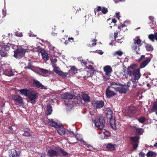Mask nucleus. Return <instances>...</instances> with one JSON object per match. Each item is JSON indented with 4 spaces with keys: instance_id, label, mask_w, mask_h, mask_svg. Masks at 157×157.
Returning a JSON list of instances; mask_svg holds the SVG:
<instances>
[{
    "instance_id": "obj_31",
    "label": "nucleus",
    "mask_w": 157,
    "mask_h": 157,
    "mask_svg": "<svg viewBox=\"0 0 157 157\" xmlns=\"http://www.w3.org/2000/svg\"><path fill=\"white\" fill-rule=\"evenodd\" d=\"M75 137L77 140L81 141V143L83 144L82 141H83L82 139V136L79 134H76L75 136Z\"/></svg>"
},
{
    "instance_id": "obj_42",
    "label": "nucleus",
    "mask_w": 157,
    "mask_h": 157,
    "mask_svg": "<svg viewBox=\"0 0 157 157\" xmlns=\"http://www.w3.org/2000/svg\"><path fill=\"white\" fill-rule=\"evenodd\" d=\"M76 98V96L75 95L69 94V100L72 99H75Z\"/></svg>"
},
{
    "instance_id": "obj_63",
    "label": "nucleus",
    "mask_w": 157,
    "mask_h": 157,
    "mask_svg": "<svg viewBox=\"0 0 157 157\" xmlns=\"http://www.w3.org/2000/svg\"><path fill=\"white\" fill-rule=\"evenodd\" d=\"M154 147H157V142H156L154 145Z\"/></svg>"
},
{
    "instance_id": "obj_16",
    "label": "nucleus",
    "mask_w": 157,
    "mask_h": 157,
    "mask_svg": "<svg viewBox=\"0 0 157 157\" xmlns=\"http://www.w3.org/2000/svg\"><path fill=\"white\" fill-rule=\"evenodd\" d=\"M49 124L51 126L56 128H59L60 127V125L58 124L57 123L53 121V120H49L48 121Z\"/></svg>"
},
{
    "instance_id": "obj_38",
    "label": "nucleus",
    "mask_w": 157,
    "mask_h": 157,
    "mask_svg": "<svg viewBox=\"0 0 157 157\" xmlns=\"http://www.w3.org/2000/svg\"><path fill=\"white\" fill-rule=\"evenodd\" d=\"M127 92V89L123 87V86H122V87H120V90L119 92L121 93H125Z\"/></svg>"
},
{
    "instance_id": "obj_32",
    "label": "nucleus",
    "mask_w": 157,
    "mask_h": 157,
    "mask_svg": "<svg viewBox=\"0 0 157 157\" xmlns=\"http://www.w3.org/2000/svg\"><path fill=\"white\" fill-rule=\"evenodd\" d=\"M139 139V137L138 136H135L131 137V140L133 142L138 143Z\"/></svg>"
},
{
    "instance_id": "obj_13",
    "label": "nucleus",
    "mask_w": 157,
    "mask_h": 157,
    "mask_svg": "<svg viewBox=\"0 0 157 157\" xmlns=\"http://www.w3.org/2000/svg\"><path fill=\"white\" fill-rule=\"evenodd\" d=\"M33 84L34 86L37 88H39L41 89H43L45 88L44 86L38 81L37 80H33Z\"/></svg>"
},
{
    "instance_id": "obj_23",
    "label": "nucleus",
    "mask_w": 157,
    "mask_h": 157,
    "mask_svg": "<svg viewBox=\"0 0 157 157\" xmlns=\"http://www.w3.org/2000/svg\"><path fill=\"white\" fill-rule=\"evenodd\" d=\"M104 71L105 72L106 75H108L111 73L112 71V69L110 66H107L105 67L104 68Z\"/></svg>"
},
{
    "instance_id": "obj_6",
    "label": "nucleus",
    "mask_w": 157,
    "mask_h": 157,
    "mask_svg": "<svg viewBox=\"0 0 157 157\" xmlns=\"http://www.w3.org/2000/svg\"><path fill=\"white\" fill-rule=\"evenodd\" d=\"M38 97V93L34 90H30L27 97L33 103H35Z\"/></svg>"
},
{
    "instance_id": "obj_12",
    "label": "nucleus",
    "mask_w": 157,
    "mask_h": 157,
    "mask_svg": "<svg viewBox=\"0 0 157 157\" xmlns=\"http://www.w3.org/2000/svg\"><path fill=\"white\" fill-rule=\"evenodd\" d=\"M68 96L69 94L68 93H65L63 94H62L61 95V98L65 100L64 101L63 104L67 105L66 107H68V105H69V99H68Z\"/></svg>"
},
{
    "instance_id": "obj_3",
    "label": "nucleus",
    "mask_w": 157,
    "mask_h": 157,
    "mask_svg": "<svg viewBox=\"0 0 157 157\" xmlns=\"http://www.w3.org/2000/svg\"><path fill=\"white\" fill-rule=\"evenodd\" d=\"M67 155V153L58 146L52 147L48 151L47 154V155L49 157H57Z\"/></svg>"
},
{
    "instance_id": "obj_44",
    "label": "nucleus",
    "mask_w": 157,
    "mask_h": 157,
    "mask_svg": "<svg viewBox=\"0 0 157 157\" xmlns=\"http://www.w3.org/2000/svg\"><path fill=\"white\" fill-rule=\"evenodd\" d=\"M110 84L111 86L112 85H117V86H120L121 85V84L119 83L116 82H110Z\"/></svg>"
},
{
    "instance_id": "obj_9",
    "label": "nucleus",
    "mask_w": 157,
    "mask_h": 157,
    "mask_svg": "<svg viewBox=\"0 0 157 157\" xmlns=\"http://www.w3.org/2000/svg\"><path fill=\"white\" fill-rule=\"evenodd\" d=\"M111 88H113V87L110 86H108L106 90L105 95L106 97L108 98H110L116 95V93L110 89Z\"/></svg>"
},
{
    "instance_id": "obj_24",
    "label": "nucleus",
    "mask_w": 157,
    "mask_h": 157,
    "mask_svg": "<svg viewBox=\"0 0 157 157\" xmlns=\"http://www.w3.org/2000/svg\"><path fill=\"white\" fill-rule=\"evenodd\" d=\"M70 70H69V76L73 75L76 73L78 70L77 69L75 66H71Z\"/></svg>"
},
{
    "instance_id": "obj_17",
    "label": "nucleus",
    "mask_w": 157,
    "mask_h": 157,
    "mask_svg": "<svg viewBox=\"0 0 157 157\" xmlns=\"http://www.w3.org/2000/svg\"><path fill=\"white\" fill-rule=\"evenodd\" d=\"M30 90L28 89H22L18 90L20 94L22 95L27 97L28 93L30 91Z\"/></svg>"
},
{
    "instance_id": "obj_45",
    "label": "nucleus",
    "mask_w": 157,
    "mask_h": 157,
    "mask_svg": "<svg viewBox=\"0 0 157 157\" xmlns=\"http://www.w3.org/2000/svg\"><path fill=\"white\" fill-rule=\"evenodd\" d=\"M97 40L96 39H93V40H92V42H93L92 44V46L93 47V46H95V45L97 43H96V41H97Z\"/></svg>"
},
{
    "instance_id": "obj_56",
    "label": "nucleus",
    "mask_w": 157,
    "mask_h": 157,
    "mask_svg": "<svg viewBox=\"0 0 157 157\" xmlns=\"http://www.w3.org/2000/svg\"><path fill=\"white\" fill-rule=\"evenodd\" d=\"M14 75L13 73V72H12L11 71H10L9 73L8 74V75H7L9 76H11L13 75Z\"/></svg>"
},
{
    "instance_id": "obj_58",
    "label": "nucleus",
    "mask_w": 157,
    "mask_h": 157,
    "mask_svg": "<svg viewBox=\"0 0 157 157\" xmlns=\"http://www.w3.org/2000/svg\"><path fill=\"white\" fill-rule=\"evenodd\" d=\"M120 87H117L116 88H114L116 91H118L119 92L120 90Z\"/></svg>"
},
{
    "instance_id": "obj_28",
    "label": "nucleus",
    "mask_w": 157,
    "mask_h": 157,
    "mask_svg": "<svg viewBox=\"0 0 157 157\" xmlns=\"http://www.w3.org/2000/svg\"><path fill=\"white\" fill-rule=\"evenodd\" d=\"M125 112L127 115L130 116L131 115L133 114L134 112L132 110V109H126Z\"/></svg>"
},
{
    "instance_id": "obj_46",
    "label": "nucleus",
    "mask_w": 157,
    "mask_h": 157,
    "mask_svg": "<svg viewBox=\"0 0 157 157\" xmlns=\"http://www.w3.org/2000/svg\"><path fill=\"white\" fill-rule=\"evenodd\" d=\"M118 33V32H117V31H116V32H115L114 33V38L115 40H116V38L117 37V35Z\"/></svg>"
},
{
    "instance_id": "obj_19",
    "label": "nucleus",
    "mask_w": 157,
    "mask_h": 157,
    "mask_svg": "<svg viewBox=\"0 0 157 157\" xmlns=\"http://www.w3.org/2000/svg\"><path fill=\"white\" fill-rule=\"evenodd\" d=\"M151 59L147 58L143 61L140 65V69L144 67L151 61Z\"/></svg>"
},
{
    "instance_id": "obj_7",
    "label": "nucleus",
    "mask_w": 157,
    "mask_h": 157,
    "mask_svg": "<svg viewBox=\"0 0 157 157\" xmlns=\"http://www.w3.org/2000/svg\"><path fill=\"white\" fill-rule=\"evenodd\" d=\"M26 52L25 49L21 48H17L14 51V56L17 59H20L25 55Z\"/></svg>"
},
{
    "instance_id": "obj_33",
    "label": "nucleus",
    "mask_w": 157,
    "mask_h": 157,
    "mask_svg": "<svg viewBox=\"0 0 157 157\" xmlns=\"http://www.w3.org/2000/svg\"><path fill=\"white\" fill-rule=\"evenodd\" d=\"M29 129H27L26 130H25L24 132L22 134V135L25 136H31V134L29 132Z\"/></svg>"
},
{
    "instance_id": "obj_1",
    "label": "nucleus",
    "mask_w": 157,
    "mask_h": 157,
    "mask_svg": "<svg viewBox=\"0 0 157 157\" xmlns=\"http://www.w3.org/2000/svg\"><path fill=\"white\" fill-rule=\"evenodd\" d=\"M92 120L95 126L98 129H100L98 132L99 137L102 139H107L109 133L105 129L103 128L105 123L104 117H99V122H96L95 120H94L93 119Z\"/></svg>"
},
{
    "instance_id": "obj_11",
    "label": "nucleus",
    "mask_w": 157,
    "mask_h": 157,
    "mask_svg": "<svg viewBox=\"0 0 157 157\" xmlns=\"http://www.w3.org/2000/svg\"><path fill=\"white\" fill-rule=\"evenodd\" d=\"M12 98L15 102L18 104H20L23 103V98L17 95H13Z\"/></svg>"
},
{
    "instance_id": "obj_2",
    "label": "nucleus",
    "mask_w": 157,
    "mask_h": 157,
    "mask_svg": "<svg viewBox=\"0 0 157 157\" xmlns=\"http://www.w3.org/2000/svg\"><path fill=\"white\" fill-rule=\"evenodd\" d=\"M138 66L137 64L133 63L128 67L126 74L129 77H134V79H131V81L133 83L136 82V80H138L140 77V68L136 69Z\"/></svg>"
},
{
    "instance_id": "obj_41",
    "label": "nucleus",
    "mask_w": 157,
    "mask_h": 157,
    "mask_svg": "<svg viewBox=\"0 0 157 157\" xmlns=\"http://www.w3.org/2000/svg\"><path fill=\"white\" fill-rule=\"evenodd\" d=\"M83 142V144L85 145H86L87 146V147L90 149V150H92V149L93 148L91 146V145L90 144H88L86 143L84 141H82Z\"/></svg>"
},
{
    "instance_id": "obj_48",
    "label": "nucleus",
    "mask_w": 157,
    "mask_h": 157,
    "mask_svg": "<svg viewBox=\"0 0 157 157\" xmlns=\"http://www.w3.org/2000/svg\"><path fill=\"white\" fill-rule=\"evenodd\" d=\"M152 108H157V99L155 101Z\"/></svg>"
},
{
    "instance_id": "obj_49",
    "label": "nucleus",
    "mask_w": 157,
    "mask_h": 157,
    "mask_svg": "<svg viewBox=\"0 0 157 157\" xmlns=\"http://www.w3.org/2000/svg\"><path fill=\"white\" fill-rule=\"evenodd\" d=\"M88 69L91 70L92 71H94V68L91 65H89L88 67Z\"/></svg>"
},
{
    "instance_id": "obj_51",
    "label": "nucleus",
    "mask_w": 157,
    "mask_h": 157,
    "mask_svg": "<svg viewBox=\"0 0 157 157\" xmlns=\"http://www.w3.org/2000/svg\"><path fill=\"white\" fill-rule=\"evenodd\" d=\"M145 155V154L144 153L141 152L139 154V156L141 157H144Z\"/></svg>"
},
{
    "instance_id": "obj_40",
    "label": "nucleus",
    "mask_w": 157,
    "mask_h": 157,
    "mask_svg": "<svg viewBox=\"0 0 157 157\" xmlns=\"http://www.w3.org/2000/svg\"><path fill=\"white\" fill-rule=\"evenodd\" d=\"M47 110L46 112V113L47 115H49L51 114L52 112V109H47Z\"/></svg>"
},
{
    "instance_id": "obj_61",
    "label": "nucleus",
    "mask_w": 157,
    "mask_h": 157,
    "mask_svg": "<svg viewBox=\"0 0 157 157\" xmlns=\"http://www.w3.org/2000/svg\"><path fill=\"white\" fill-rule=\"evenodd\" d=\"M10 143V141H7L5 143V145H7V144H9Z\"/></svg>"
},
{
    "instance_id": "obj_52",
    "label": "nucleus",
    "mask_w": 157,
    "mask_h": 157,
    "mask_svg": "<svg viewBox=\"0 0 157 157\" xmlns=\"http://www.w3.org/2000/svg\"><path fill=\"white\" fill-rule=\"evenodd\" d=\"M71 135V136H75V134L73 131H69V136Z\"/></svg>"
},
{
    "instance_id": "obj_29",
    "label": "nucleus",
    "mask_w": 157,
    "mask_h": 157,
    "mask_svg": "<svg viewBox=\"0 0 157 157\" xmlns=\"http://www.w3.org/2000/svg\"><path fill=\"white\" fill-rule=\"evenodd\" d=\"M83 100L85 102H89L90 101V97L86 94H84L82 96Z\"/></svg>"
},
{
    "instance_id": "obj_8",
    "label": "nucleus",
    "mask_w": 157,
    "mask_h": 157,
    "mask_svg": "<svg viewBox=\"0 0 157 157\" xmlns=\"http://www.w3.org/2000/svg\"><path fill=\"white\" fill-rule=\"evenodd\" d=\"M104 102L102 101H92V105L94 107L96 108H102L104 105Z\"/></svg>"
},
{
    "instance_id": "obj_43",
    "label": "nucleus",
    "mask_w": 157,
    "mask_h": 157,
    "mask_svg": "<svg viewBox=\"0 0 157 157\" xmlns=\"http://www.w3.org/2000/svg\"><path fill=\"white\" fill-rule=\"evenodd\" d=\"M80 61L81 64L82 65H83V66H85L86 65L87 63V62L86 61L83 60V59L80 60Z\"/></svg>"
},
{
    "instance_id": "obj_62",
    "label": "nucleus",
    "mask_w": 157,
    "mask_h": 157,
    "mask_svg": "<svg viewBox=\"0 0 157 157\" xmlns=\"http://www.w3.org/2000/svg\"><path fill=\"white\" fill-rule=\"evenodd\" d=\"M155 39L156 40H157V32L155 33Z\"/></svg>"
},
{
    "instance_id": "obj_54",
    "label": "nucleus",
    "mask_w": 157,
    "mask_h": 157,
    "mask_svg": "<svg viewBox=\"0 0 157 157\" xmlns=\"http://www.w3.org/2000/svg\"><path fill=\"white\" fill-rule=\"evenodd\" d=\"M116 15L117 17L118 18V19L119 20V17H120L119 12H118L116 14Z\"/></svg>"
},
{
    "instance_id": "obj_14",
    "label": "nucleus",
    "mask_w": 157,
    "mask_h": 157,
    "mask_svg": "<svg viewBox=\"0 0 157 157\" xmlns=\"http://www.w3.org/2000/svg\"><path fill=\"white\" fill-rule=\"evenodd\" d=\"M128 21H124L123 24L121 23L118 27V29L121 30H122L124 32L127 30L128 29L126 28V27L128 25Z\"/></svg>"
},
{
    "instance_id": "obj_10",
    "label": "nucleus",
    "mask_w": 157,
    "mask_h": 157,
    "mask_svg": "<svg viewBox=\"0 0 157 157\" xmlns=\"http://www.w3.org/2000/svg\"><path fill=\"white\" fill-rule=\"evenodd\" d=\"M20 154L21 152L18 149H12L9 151L10 157H17L20 155Z\"/></svg>"
},
{
    "instance_id": "obj_34",
    "label": "nucleus",
    "mask_w": 157,
    "mask_h": 157,
    "mask_svg": "<svg viewBox=\"0 0 157 157\" xmlns=\"http://www.w3.org/2000/svg\"><path fill=\"white\" fill-rule=\"evenodd\" d=\"M123 54V53L122 51L118 50L114 52L113 54V56H116L118 55L119 56H121Z\"/></svg>"
},
{
    "instance_id": "obj_20",
    "label": "nucleus",
    "mask_w": 157,
    "mask_h": 157,
    "mask_svg": "<svg viewBox=\"0 0 157 157\" xmlns=\"http://www.w3.org/2000/svg\"><path fill=\"white\" fill-rule=\"evenodd\" d=\"M54 72L63 78L66 77L67 75V73H64L63 71L56 69H54Z\"/></svg>"
},
{
    "instance_id": "obj_18",
    "label": "nucleus",
    "mask_w": 157,
    "mask_h": 157,
    "mask_svg": "<svg viewBox=\"0 0 157 157\" xmlns=\"http://www.w3.org/2000/svg\"><path fill=\"white\" fill-rule=\"evenodd\" d=\"M39 52H40L41 53L43 59L46 61L48 60L49 57L48 54L45 52L44 51L41 49L40 50H39Z\"/></svg>"
},
{
    "instance_id": "obj_26",
    "label": "nucleus",
    "mask_w": 157,
    "mask_h": 157,
    "mask_svg": "<svg viewBox=\"0 0 157 157\" xmlns=\"http://www.w3.org/2000/svg\"><path fill=\"white\" fill-rule=\"evenodd\" d=\"M116 146L115 144L109 143L107 144L106 147L109 150H114L115 149Z\"/></svg>"
},
{
    "instance_id": "obj_64",
    "label": "nucleus",
    "mask_w": 157,
    "mask_h": 157,
    "mask_svg": "<svg viewBox=\"0 0 157 157\" xmlns=\"http://www.w3.org/2000/svg\"><path fill=\"white\" fill-rule=\"evenodd\" d=\"M153 110H154V111L156 113L157 115V109H152Z\"/></svg>"
},
{
    "instance_id": "obj_36",
    "label": "nucleus",
    "mask_w": 157,
    "mask_h": 157,
    "mask_svg": "<svg viewBox=\"0 0 157 157\" xmlns=\"http://www.w3.org/2000/svg\"><path fill=\"white\" fill-rule=\"evenodd\" d=\"M155 34H151L149 35L148 37L149 39L152 42H154L155 39Z\"/></svg>"
},
{
    "instance_id": "obj_47",
    "label": "nucleus",
    "mask_w": 157,
    "mask_h": 157,
    "mask_svg": "<svg viewBox=\"0 0 157 157\" xmlns=\"http://www.w3.org/2000/svg\"><path fill=\"white\" fill-rule=\"evenodd\" d=\"M145 55H142L140 56V57L137 59V61H141L142 59H144L145 58Z\"/></svg>"
},
{
    "instance_id": "obj_59",
    "label": "nucleus",
    "mask_w": 157,
    "mask_h": 157,
    "mask_svg": "<svg viewBox=\"0 0 157 157\" xmlns=\"http://www.w3.org/2000/svg\"><path fill=\"white\" fill-rule=\"evenodd\" d=\"M117 20L115 19H113L112 20L111 23L113 22L114 23H116L117 22Z\"/></svg>"
},
{
    "instance_id": "obj_39",
    "label": "nucleus",
    "mask_w": 157,
    "mask_h": 157,
    "mask_svg": "<svg viewBox=\"0 0 157 157\" xmlns=\"http://www.w3.org/2000/svg\"><path fill=\"white\" fill-rule=\"evenodd\" d=\"M138 120L141 123H143L146 121V119L145 117H141L139 118L138 119Z\"/></svg>"
},
{
    "instance_id": "obj_50",
    "label": "nucleus",
    "mask_w": 157,
    "mask_h": 157,
    "mask_svg": "<svg viewBox=\"0 0 157 157\" xmlns=\"http://www.w3.org/2000/svg\"><path fill=\"white\" fill-rule=\"evenodd\" d=\"M16 35L18 37H21L23 36L22 34L21 33H16Z\"/></svg>"
},
{
    "instance_id": "obj_27",
    "label": "nucleus",
    "mask_w": 157,
    "mask_h": 157,
    "mask_svg": "<svg viewBox=\"0 0 157 157\" xmlns=\"http://www.w3.org/2000/svg\"><path fill=\"white\" fill-rule=\"evenodd\" d=\"M157 155L155 152L152 151H149L146 154L147 157H156Z\"/></svg>"
},
{
    "instance_id": "obj_37",
    "label": "nucleus",
    "mask_w": 157,
    "mask_h": 157,
    "mask_svg": "<svg viewBox=\"0 0 157 157\" xmlns=\"http://www.w3.org/2000/svg\"><path fill=\"white\" fill-rule=\"evenodd\" d=\"M57 132L60 135L63 134L65 133V131L63 128L61 127L57 130Z\"/></svg>"
},
{
    "instance_id": "obj_30",
    "label": "nucleus",
    "mask_w": 157,
    "mask_h": 157,
    "mask_svg": "<svg viewBox=\"0 0 157 157\" xmlns=\"http://www.w3.org/2000/svg\"><path fill=\"white\" fill-rule=\"evenodd\" d=\"M145 47L146 50L148 52L152 51L153 50V47L150 44H146Z\"/></svg>"
},
{
    "instance_id": "obj_55",
    "label": "nucleus",
    "mask_w": 157,
    "mask_h": 157,
    "mask_svg": "<svg viewBox=\"0 0 157 157\" xmlns=\"http://www.w3.org/2000/svg\"><path fill=\"white\" fill-rule=\"evenodd\" d=\"M133 147L134 149L138 147V144L137 143L133 144Z\"/></svg>"
},
{
    "instance_id": "obj_35",
    "label": "nucleus",
    "mask_w": 157,
    "mask_h": 157,
    "mask_svg": "<svg viewBox=\"0 0 157 157\" xmlns=\"http://www.w3.org/2000/svg\"><path fill=\"white\" fill-rule=\"evenodd\" d=\"M136 132L139 134H142L144 132V130L141 128H138L136 127H135Z\"/></svg>"
},
{
    "instance_id": "obj_4",
    "label": "nucleus",
    "mask_w": 157,
    "mask_h": 157,
    "mask_svg": "<svg viewBox=\"0 0 157 157\" xmlns=\"http://www.w3.org/2000/svg\"><path fill=\"white\" fill-rule=\"evenodd\" d=\"M142 41L138 36H137L133 39V43L132 44L131 48L132 50L136 51V54L140 53V47L141 45Z\"/></svg>"
},
{
    "instance_id": "obj_5",
    "label": "nucleus",
    "mask_w": 157,
    "mask_h": 157,
    "mask_svg": "<svg viewBox=\"0 0 157 157\" xmlns=\"http://www.w3.org/2000/svg\"><path fill=\"white\" fill-rule=\"evenodd\" d=\"M11 44H8L6 45L0 46V55L3 57L7 56Z\"/></svg>"
},
{
    "instance_id": "obj_60",
    "label": "nucleus",
    "mask_w": 157,
    "mask_h": 157,
    "mask_svg": "<svg viewBox=\"0 0 157 157\" xmlns=\"http://www.w3.org/2000/svg\"><path fill=\"white\" fill-rule=\"evenodd\" d=\"M126 67L124 66V65H123V69L124 70V71H123L124 72H125V71L126 72L127 69L128 68L126 69Z\"/></svg>"
},
{
    "instance_id": "obj_53",
    "label": "nucleus",
    "mask_w": 157,
    "mask_h": 157,
    "mask_svg": "<svg viewBox=\"0 0 157 157\" xmlns=\"http://www.w3.org/2000/svg\"><path fill=\"white\" fill-rule=\"evenodd\" d=\"M137 86V84L136 82H134L133 83V85L132 86V88H135Z\"/></svg>"
},
{
    "instance_id": "obj_21",
    "label": "nucleus",
    "mask_w": 157,
    "mask_h": 157,
    "mask_svg": "<svg viewBox=\"0 0 157 157\" xmlns=\"http://www.w3.org/2000/svg\"><path fill=\"white\" fill-rule=\"evenodd\" d=\"M106 110L105 111V114L108 119H111L113 117V113L110 109H106Z\"/></svg>"
},
{
    "instance_id": "obj_22",
    "label": "nucleus",
    "mask_w": 157,
    "mask_h": 157,
    "mask_svg": "<svg viewBox=\"0 0 157 157\" xmlns=\"http://www.w3.org/2000/svg\"><path fill=\"white\" fill-rule=\"evenodd\" d=\"M37 70L38 71V74L39 75L43 76H44V75H42L40 73H42L44 74H48L49 73V71L48 70L42 68H39Z\"/></svg>"
},
{
    "instance_id": "obj_15",
    "label": "nucleus",
    "mask_w": 157,
    "mask_h": 157,
    "mask_svg": "<svg viewBox=\"0 0 157 157\" xmlns=\"http://www.w3.org/2000/svg\"><path fill=\"white\" fill-rule=\"evenodd\" d=\"M97 12L101 11L102 13L104 14L107 13L108 12V9L105 7H102L100 6H97L95 9Z\"/></svg>"
},
{
    "instance_id": "obj_57",
    "label": "nucleus",
    "mask_w": 157,
    "mask_h": 157,
    "mask_svg": "<svg viewBox=\"0 0 157 157\" xmlns=\"http://www.w3.org/2000/svg\"><path fill=\"white\" fill-rule=\"evenodd\" d=\"M3 15L5 16L6 15V10L4 9L2 10Z\"/></svg>"
},
{
    "instance_id": "obj_25",
    "label": "nucleus",
    "mask_w": 157,
    "mask_h": 157,
    "mask_svg": "<svg viewBox=\"0 0 157 157\" xmlns=\"http://www.w3.org/2000/svg\"><path fill=\"white\" fill-rule=\"evenodd\" d=\"M109 120V122L113 129H116V126L115 125V120L113 117L111 119H108Z\"/></svg>"
}]
</instances>
